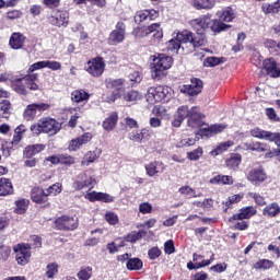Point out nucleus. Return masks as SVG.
<instances>
[{
	"instance_id": "49530a36",
	"label": "nucleus",
	"mask_w": 280,
	"mask_h": 280,
	"mask_svg": "<svg viewBox=\"0 0 280 280\" xmlns=\"http://www.w3.org/2000/svg\"><path fill=\"white\" fill-rule=\"evenodd\" d=\"M125 245L126 244L122 238H117L115 242L107 244V249L110 255H114V253H119V248L124 247Z\"/></svg>"
},
{
	"instance_id": "ddd939ff",
	"label": "nucleus",
	"mask_w": 280,
	"mask_h": 280,
	"mask_svg": "<svg viewBox=\"0 0 280 280\" xmlns=\"http://www.w3.org/2000/svg\"><path fill=\"white\" fill-rule=\"evenodd\" d=\"M91 139H93V133L85 132L72 140H70L68 144V150L70 152H78L82 148V145H86V143H90Z\"/></svg>"
},
{
	"instance_id": "58836bf2",
	"label": "nucleus",
	"mask_w": 280,
	"mask_h": 280,
	"mask_svg": "<svg viewBox=\"0 0 280 280\" xmlns=\"http://www.w3.org/2000/svg\"><path fill=\"white\" fill-rule=\"evenodd\" d=\"M241 164H242V155L240 154H233L231 158H229L225 161V166L229 170H237V167H240Z\"/></svg>"
},
{
	"instance_id": "423d86ee",
	"label": "nucleus",
	"mask_w": 280,
	"mask_h": 280,
	"mask_svg": "<svg viewBox=\"0 0 280 280\" xmlns=\"http://www.w3.org/2000/svg\"><path fill=\"white\" fill-rule=\"evenodd\" d=\"M45 110H49V104L47 103L28 104L23 110V118L25 121H32L36 119V115H40V113H45Z\"/></svg>"
},
{
	"instance_id": "c85d7f7f",
	"label": "nucleus",
	"mask_w": 280,
	"mask_h": 280,
	"mask_svg": "<svg viewBox=\"0 0 280 280\" xmlns=\"http://www.w3.org/2000/svg\"><path fill=\"white\" fill-rule=\"evenodd\" d=\"M31 198L33 202L44 205V202H47V192L43 188L36 187L32 190Z\"/></svg>"
},
{
	"instance_id": "603ef678",
	"label": "nucleus",
	"mask_w": 280,
	"mask_h": 280,
	"mask_svg": "<svg viewBox=\"0 0 280 280\" xmlns=\"http://www.w3.org/2000/svg\"><path fill=\"white\" fill-rule=\"evenodd\" d=\"M27 205H30V201H27L26 199H20L15 201V213H18L19 215H23V213L27 211Z\"/></svg>"
},
{
	"instance_id": "1a4fd4ad",
	"label": "nucleus",
	"mask_w": 280,
	"mask_h": 280,
	"mask_svg": "<svg viewBox=\"0 0 280 280\" xmlns=\"http://www.w3.org/2000/svg\"><path fill=\"white\" fill-rule=\"evenodd\" d=\"M58 231H75L78 229V217L62 215L55 221Z\"/></svg>"
},
{
	"instance_id": "864d4df0",
	"label": "nucleus",
	"mask_w": 280,
	"mask_h": 280,
	"mask_svg": "<svg viewBox=\"0 0 280 280\" xmlns=\"http://www.w3.org/2000/svg\"><path fill=\"white\" fill-rule=\"evenodd\" d=\"M178 191L182 196H185V198H198V196H200L196 194V190L189 186H182Z\"/></svg>"
},
{
	"instance_id": "cd10ccee",
	"label": "nucleus",
	"mask_w": 280,
	"mask_h": 280,
	"mask_svg": "<svg viewBox=\"0 0 280 280\" xmlns=\"http://www.w3.org/2000/svg\"><path fill=\"white\" fill-rule=\"evenodd\" d=\"M174 91L170 86L159 85L158 86V100L159 102H170Z\"/></svg>"
},
{
	"instance_id": "0eeeda50",
	"label": "nucleus",
	"mask_w": 280,
	"mask_h": 280,
	"mask_svg": "<svg viewBox=\"0 0 280 280\" xmlns=\"http://www.w3.org/2000/svg\"><path fill=\"white\" fill-rule=\"evenodd\" d=\"M84 69L93 78H100L106 69V62L102 57H95L86 62Z\"/></svg>"
},
{
	"instance_id": "4d7b16f0",
	"label": "nucleus",
	"mask_w": 280,
	"mask_h": 280,
	"mask_svg": "<svg viewBox=\"0 0 280 280\" xmlns=\"http://www.w3.org/2000/svg\"><path fill=\"white\" fill-rule=\"evenodd\" d=\"M264 46L269 49L272 54H279V46L280 44L277 43L275 39H266L264 42Z\"/></svg>"
},
{
	"instance_id": "6ab92c4d",
	"label": "nucleus",
	"mask_w": 280,
	"mask_h": 280,
	"mask_svg": "<svg viewBox=\"0 0 280 280\" xmlns=\"http://www.w3.org/2000/svg\"><path fill=\"white\" fill-rule=\"evenodd\" d=\"M152 138V130L141 129L138 131H132L129 133L130 141H136V143H145Z\"/></svg>"
},
{
	"instance_id": "e433bc0d",
	"label": "nucleus",
	"mask_w": 280,
	"mask_h": 280,
	"mask_svg": "<svg viewBox=\"0 0 280 280\" xmlns=\"http://www.w3.org/2000/svg\"><path fill=\"white\" fill-rule=\"evenodd\" d=\"M43 150H45V144H33L25 148L24 154L27 159H32V156H36V154H39Z\"/></svg>"
},
{
	"instance_id": "774afa93",
	"label": "nucleus",
	"mask_w": 280,
	"mask_h": 280,
	"mask_svg": "<svg viewBox=\"0 0 280 280\" xmlns=\"http://www.w3.org/2000/svg\"><path fill=\"white\" fill-rule=\"evenodd\" d=\"M139 211L145 215L148 213H152V203L150 202H142L139 205Z\"/></svg>"
},
{
	"instance_id": "c756f323",
	"label": "nucleus",
	"mask_w": 280,
	"mask_h": 280,
	"mask_svg": "<svg viewBox=\"0 0 280 280\" xmlns=\"http://www.w3.org/2000/svg\"><path fill=\"white\" fill-rule=\"evenodd\" d=\"M12 194H14L12 182L5 177L0 178V196H12Z\"/></svg>"
},
{
	"instance_id": "a18cd8bd",
	"label": "nucleus",
	"mask_w": 280,
	"mask_h": 280,
	"mask_svg": "<svg viewBox=\"0 0 280 280\" xmlns=\"http://www.w3.org/2000/svg\"><path fill=\"white\" fill-rule=\"evenodd\" d=\"M147 102L149 104H156L159 101V86L156 88H149L147 92Z\"/></svg>"
},
{
	"instance_id": "39448f33",
	"label": "nucleus",
	"mask_w": 280,
	"mask_h": 280,
	"mask_svg": "<svg viewBox=\"0 0 280 280\" xmlns=\"http://www.w3.org/2000/svg\"><path fill=\"white\" fill-rule=\"evenodd\" d=\"M107 89H114L113 95L108 98V102H115L119 100L126 92V80L124 79H107Z\"/></svg>"
},
{
	"instance_id": "0e129e2a",
	"label": "nucleus",
	"mask_w": 280,
	"mask_h": 280,
	"mask_svg": "<svg viewBox=\"0 0 280 280\" xmlns=\"http://www.w3.org/2000/svg\"><path fill=\"white\" fill-rule=\"evenodd\" d=\"M105 220L112 226H115V224H119V217L115 212L105 213Z\"/></svg>"
},
{
	"instance_id": "bb28decb",
	"label": "nucleus",
	"mask_w": 280,
	"mask_h": 280,
	"mask_svg": "<svg viewBox=\"0 0 280 280\" xmlns=\"http://www.w3.org/2000/svg\"><path fill=\"white\" fill-rule=\"evenodd\" d=\"M226 126L224 125H212L208 128H202L198 131V135L200 137H213V135H219V132H222Z\"/></svg>"
},
{
	"instance_id": "680f3d73",
	"label": "nucleus",
	"mask_w": 280,
	"mask_h": 280,
	"mask_svg": "<svg viewBox=\"0 0 280 280\" xmlns=\"http://www.w3.org/2000/svg\"><path fill=\"white\" fill-rule=\"evenodd\" d=\"M222 62H224V58L208 57L205 59L203 65H206V67H218V65H222Z\"/></svg>"
},
{
	"instance_id": "37998d69",
	"label": "nucleus",
	"mask_w": 280,
	"mask_h": 280,
	"mask_svg": "<svg viewBox=\"0 0 280 280\" xmlns=\"http://www.w3.org/2000/svg\"><path fill=\"white\" fill-rule=\"evenodd\" d=\"M197 139L194 137L184 136L176 143V148H191V145H196Z\"/></svg>"
},
{
	"instance_id": "3c124183",
	"label": "nucleus",
	"mask_w": 280,
	"mask_h": 280,
	"mask_svg": "<svg viewBox=\"0 0 280 280\" xmlns=\"http://www.w3.org/2000/svg\"><path fill=\"white\" fill-rule=\"evenodd\" d=\"M202 154H205V151L202 150V147H199L190 152H187L186 156L188 161H200Z\"/></svg>"
},
{
	"instance_id": "412c9836",
	"label": "nucleus",
	"mask_w": 280,
	"mask_h": 280,
	"mask_svg": "<svg viewBox=\"0 0 280 280\" xmlns=\"http://www.w3.org/2000/svg\"><path fill=\"white\" fill-rule=\"evenodd\" d=\"M190 24L197 34L205 35V32L209 30V16L195 19L190 22Z\"/></svg>"
},
{
	"instance_id": "de8ad7c7",
	"label": "nucleus",
	"mask_w": 280,
	"mask_h": 280,
	"mask_svg": "<svg viewBox=\"0 0 280 280\" xmlns=\"http://www.w3.org/2000/svg\"><path fill=\"white\" fill-rule=\"evenodd\" d=\"M272 266H275V262L268 259H260L254 264L256 270H270Z\"/></svg>"
},
{
	"instance_id": "09e8293b",
	"label": "nucleus",
	"mask_w": 280,
	"mask_h": 280,
	"mask_svg": "<svg viewBox=\"0 0 280 280\" xmlns=\"http://www.w3.org/2000/svg\"><path fill=\"white\" fill-rule=\"evenodd\" d=\"M233 141H226L219 144L214 150L210 152L211 156H218V154H222V152H226L229 148H232Z\"/></svg>"
},
{
	"instance_id": "a878e982",
	"label": "nucleus",
	"mask_w": 280,
	"mask_h": 280,
	"mask_svg": "<svg viewBox=\"0 0 280 280\" xmlns=\"http://www.w3.org/2000/svg\"><path fill=\"white\" fill-rule=\"evenodd\" d=\"M182 34L183 33H178L176 38L168 40V43L166 44V49L168 51H172L173 54H178V49H180V46L187 45V43L185 42V37H179V35Z\"/></svg>"
},
{
	"instance_id": "f8f14e48",
	"label": "nucleus",
	"mask_w": 280,
	"mask_h": 280,
	"mask_svg": "<svg viewBox=\"0 0 280 280\" xmlns=\"http://www.w3.org/2000/svg\"><path fill=\"white\" fill-rule=\"evenodd\" d=\"M180 93L190 95V97L199 95V93H202V81L200 79H191L189 84L180 88Z\"/></svg>"
},
{
	"instance_id": "ea45409f",
	"label": "nucleus",
	"mask_w": 280,
	"mask_h": 280,
	"mask_svg": "<svg viewBox=\"0 0 280 280\" xmlns=\"http://www.w3.org/2000/svg\"><path fill=\"white\" fill-rule=\"evenodd\" d=\"M247 150H250L252 152H268L270 150V144L256 141L247 145Z\"/></svg>"
},
{
	"instance_id": "8fccbe9b",
	"label": "nucleus",
	"mask_w": 280,
	"mask_h": 280,
	"mask_svg": "<svg viewBox=\"0 0 280 280\" xmlns=\"http://www.w3.org/2000/svg\"><path fill=\"white\" fill-rule=\"evenodd\" d=\"M280 2H271V3H265L262 4V12L265 14H275V12H279Z\"/></svg>"
},
{
	"instance_id": "dca6fc26",
	"label": "nucleus",
	"mask_w": 280,
	"mask_h": 280,
	"mask_svg": "<svg viewBox=\"0 0 280 280\" xmlns=\"http://www.w3.org/2000/svg\"><path fill=\"white\" fill-rule=\"evenodd\" d=\"M125 38L126 25L124 22H118L116 28L109 34V43H112V45H119V43H124Z\"/></svg>"
},
{
	"instance_id": "473e14b6",
	"label": "nucleus",
	"mask_w": 280,
	"mask_h": 280,
	"mask_svg": "<svg viewBox=\"0 0 280 280\" xmlns=\"http://www.w3.org/2000/svg\"><path fill=\"white\" fill-rule=\"evenodd\" d=\"M120 98L125 102H139L140 100H143V94L137 90H131L128 92L125 91Z\"/></svg>"
},
{
	"instance_id": "338daca9",
	"label": "nucleus",
	"mask_w": 280,
	"mask_h": 280,
	"mask_svg": "<svg viewBox=\"0 0 280 280\" xmlns=\"http://www.w3.org/2000/svg\"><path fill=\"white\" fill-rule=\"evenodd\" d=\"M195 207H200L201 209H211L213 207V199H205L203 201H195Z\"/></svg>"
},
{
	"instance_id": "aec40b11",
	"label": "nucleus",
	"mask_w": 280,
	"mask_h": 280,
	"mask_svg": "<svg viewBox=\"0 0 280 280\" xmlns=\"http://www.w3.org/2000/svg\"><path fill=\"white\" fill-rule=\"evenodd\" d=\"M155 19H159V11L154 9L139 11L135 16L136 23H143V21H154Z\"/></svg>"
},
{
	"instance_id": "c9c22d12",
	"label": "nucleus",
	"mask_w": 280,
	"mask_h": 280,
	"mask_svg": "<svg viewBox=\"0 0 280 280\" xmlns=\"http://www.w3.org/2000/svg\"><path fill=\"white\" fill-rule=\"evenodd\" d=\"M12 113V103L8 100H2L0 102V117L3 119H9Z\"/></svg>"
},
{
	"instance_id": "6e6552de",
	"label": "nucleus",
	"mask_w": 280,
	"mask_h": 280,
	"mask_svg": "<svg viewBox=\"0 0 280 280\" xmlns=\"http://www.w3.org/2000/svg\"><path fill=\"white\" fill-rule=\"evenodd\" d=\"M15 260L19 266H27L32 258V247L25 244H18L13 247Z\"/></svg>"
},
{
	"instance_id": "c03bdc74",
	"label": "nucleus",
	"mask_w": 280,
	"mask_h": 280,
	"mask_svg": "<svg viewBox=\"0 0 280 280\" xmlns=\"http://www.w3.org/2000/svg\"><path fill=\"white\" fill-rule=\"evenodd\" d=\"M151 113L154 115V117H161V119L166 120L170 119V113H167V109L161 105L154 106Z\"/></svg>"
},
{
	"instance_id": "7ed1b4c3",
	"label": "nucleus",
	"mask_w": 280,
	"mask_h": 280,
	"mask_svg": "<svg viewBox=\"0 0 280 280\" xmlns=\"http://www.w3.org/2000/svg\"><path fill=\"white\" fill-rule=\"evenodd\" d=\"M31 132L33 135H58L60 132V124L54 118L44 117L40 118L36 124L31 125Z\"/></svg>"
},
{
	"instance_id": "a19ab883",
	"label": "nucleus",
	"mask_w": 280,
	"mask_h": 280,
	"mask_svg": "<svg viewBox=\"0 0 280 280\" xmlns=\"http://www.w3.org/2000/svg\"><path fill=\"white\" fill-rule=\"evenodd\" d=\"M250 136L255 139H265V141H269L270 137H272V132L259 128H254L250 130Z\"/></svg>"
},
{
	"instance_id": "9b49d317",
	"label": "nucleus",
	"mask_w": 280,
	"mask_h": 280,
	"mask_svg": "<svg viewBox=\"0 0 280 280\" xmlns=\"http://www.w3.org/2000/svg\"><path fill=\"white\" fill-rule=\"evenodd\" d=\"M93 185H95V178L89 173L83 172L75 177L72 187L80 191V189H84V187H93Z\"/></svg>"
},
{
	"instance_id": "2eb2a0df",
	"label": "nucleus",
	"mask_w": 280,
	"mask_h": 280,
	"mask_svg": "<svg viewBox=\"0 0 280 280\" xmlns=\"http://www.w3.org/2000/svg\"><path fill=\"white\" fill-rule=\"evenodd\" d=\"M179 38H185L186 45L188 47H202L207 40L205 39V35L197 34V36H194L191 33L185 31L179 35Z\"/></svg>"
},
{
	"instance_id": "a211bd4d",
	"label": "nucleus",
	"mask_w": 280,
	"mask_h": 280,
	"mask_svg": "<svg viewBox=\"0 0 280 280\" xmlns=\"http://www.w3.org/2000/svg\"><path fill=\"white\" fill-rule=\"evenodd\" d=\"M144 168L147 176L154 178V176H159V174H163V172H165V164L161 161H153L145 164Z\"/></svg>"
},
{
	"instance_id": "9d476101",
	"label": "nucleus",
	"mask_w": 280,
	"mask_h": 280,
	"mask_svg": "<svg viewBox=\"0 0 280 280\" xmlns=\"http://www.w3.org/2000/svg\"><path fill=\"white\" fill-rule=\"evenodd\" d=\"M246 178L252 185H261V183H266L268 175L266 174V171H264V167L258 166L249 170Z\"/></svg>"
},
{
	"instance_id": "4be33fe9",
	"label": "nucleus",
	"mask_w": 280,
	"mask_h": 280,
	"mask_svg": "<svg viewBox=\"0 0 280 280\" xmlns=\"http://www.w3.org/2000/svg\"><path fill=\"white\" fill-rule=\"evenodd\" d=\"M257 213V209L255 207H246L242 208L238 213L234 214L231 219L230 222H233L235 220H250L253 215Z\"/></svg>"
},
{
	"instance_id": "052dcab7",
	"label": "nucleus",
	"mask_w": 280,
	"mask_h": 280,
	"mask_svg": "<svg viewBox=\"0 0 280 280\" xmlns=\"http://www.w3.org/2000/svg\"><path fill=\"white\" fill-rule=\"evenodd\" d=\"M91 277H93V268L91 267H85L78 272V279L80 280H89Z\"/></svg>"
},
{
	"instance_id": "bf43d9fd",
	"label": "nucleus",
	"mask_w": 280,
	"mask_h": 280,
	"mask_svg": "<svg viewBox=\"0 0 280 280\" xmlns=\"http://www.w3.org/2000/svg\"><path fill=\"white\" fill-rule=\"evenodd\" d=\"M62 191V184L56 183L46 189V196H58Z\"/></svg>"
},
{
	"instance_id": "2f4dec72",
	"label": "nucleus",
	"mask_w": 280,
	"mask_h": 280,
	"mask_svg": "<svg viewBox=\"0 0 280 280\" xmlns=\"http://www.w3.org/2000/svg\"><path fill=\"white\" fill-rule=\"evenodd\" d=\"M89 97H91V95L84 90H74L71 93V101L74 104H81L82 102H89Z\"/></svg>"
},
{
	"instance_id": "f704fd0d",
	"label": "nucleus",
	"mask_w": 280,
	"mask_h": 280,
	"mask_svg": "<svg viewBox=\"0 0 280 280\" xmlns=\"http://www.w3.org/2000/svg\"><path fill=\"white\" fill-rule=\"evenodd\" d=\"M102 156V149H95L94 151H90L85 154L84 160L81 162L82 165H91V163H95L97 158Z\"/></svg>"
},
{
	"instance_id": "4468645a",
	"label": "nucleus",
	"mask_w": 280,
	"mask_h": 280,
	"mask_svg": "<svg viewBox=\"0 0 280 280\" xmlns=\"http://www.w3.org/2000/svg\"><path fill=\"white\" fill-rule=\"evenodd\" d=\"M38 69H50L51 71H60V69H62V65L58 61L51 60L37 61L28 68V73H34V71H38Z\"/></svg>"
},
{
	"instance_id": "69168bd1",
	"label": "nucleus",
	"mask_w": 280,
	"mask_h": 280,
	"mask_svg": "<svg viewBox=\"0 0 280 280\" xmlns=\"http://www.w3.org/2000/svg\"><path fill=\"white\" fill-rule=\"evenodd\" d=\"M144 232H131L130 234L127 235L126 242H139L141 237H143Z\"/></svg>"
},
{
	"instance_id": "b1692460",
	"label": "nucleus",
	"mask_w": 280,
	"mask_h": 280,
	"mask_svg": "<svg viewBox=\"0 0 280 280\" xmlns=\"http://www.w3.org/2000/svg\"><path fill=\"white\" fill-rule=\"evenodd\" d=\"M25 45V35L23 33H13L9 39L11 49H23Z\"/></svg>"
},
{
	"instance_id": "72a5a7b5",
	"label": "nucleus",
	"mask_w": 280,
	"mask_h": 280,
	"mask_svg": "<svg viewBox=\"0 0 280 280\" xmlns=\"http://www.w3.org/2000/svg\"><path fill=\"white\" fill-rule=\"evenodd\" d=\"M209 183L210 185H233V177L229 175H217Z\"/></svg>"
},
{
	"instance_id": "f257e3e1",
	"label": "nucleus",
	"mask_w": 280,
	"mask_h": 280,
	"mask_svg": "<svg viewBox=\"0 0 280 280\" xmlns=\"http://www.w3.org/2000/svg\"><path fill=\"white\" fill-rule=\"evenodd\" d=\"M151 78L152 80H163L167 75V70L172 69L174 60L167 55H153L150 57Z\"/></svg>"
},
{
	"instance_id": "f3484780",
	"label": "nucleus",
	"mask_w": 280,
	"mask_h": 280,
	"mask_svg": "<svg viewBox=\"0 0 280 280\" xmlns=\"http://www.w3.org/2000/svg\"><path fill=\"white\" fill-rule=\"evenodd\" d=\"M49 23L55 27H67L69 25V12L57 11L49 18Z\"/></svg>"
},
{
	"instance_id": "4c0bfd02",
	"label": "nucleus",
	"mask_w": 280,
	"mask_h": 280,
	"mask_svg": "<svg viewBox=\"0 0 280 280\" xmlns=\"http://www.w3.org/2000/svg\"><path fill=\"white\" fill-rule=\"evenodd\" d=\"M119 119V117L117 116V113H112L109 115V117H107L104 121H103V128L104 130H114L115 126H117V120Z\"/></svg>"
},
{
	"instance_id": "e2e57ef3",
	"label": "nucleus",
	"mask_w": 280,
	"mask_h": 280,
	"mask_svg": "<svg viewBox=\"0 0 280 280\" xmlns=\"http://www.w3.org/2000/svg\"><path fill=\"white\" fill-rule=\"evenodd\" d=\"M11 253L12 249L10 246L0 245V261H8V259H10Z\"/></svg>"
},
{
	"instance_id": "5fc2aeb1",
	"label": "nucleus",
	"mask_w": 280,
	"mask_h": 280,
	"mask_svg": "<svg viewBox=\"0 0 280 280\" xmlns=\"http://www.w3.org/2000/svg\"><path fill=\"white\" fill-rule=\"evenodd\" d=\"M126 266L128 270H141L143 268V261L139 258H130Z\"/></svg>"
},
{
	"instance_id": "393cba45",
	"label": "nucleus",
	"mask_w": 280,
	"mask_h": 280,
	"mask_svg": "<svg viewBox=\"0 0 280 280\" xmlns=\"http://www.w3.org/2000/svg\"><path fill=\"white\" fill-rule=\"evenodd\" d=\"M262 65L267 75H270V78H280V70L277 69V62L275 59H266Z\"/></svg>"
},
{
	"instance_id": "f03ea898",
	"label": "nucleus",
	"mask_w": 280,
	"mask_h": 280,
	"mask_svg": "<svg viewBox=\"0 0 280 280\" xmlns=\"http://www.w3.org/2000/svg\"><path fill=\"white\" fill-rule=\"evenodd\" d=\"M175 117L183 120L187 117L189 128H200L202 126V113H200L198 106L189 108L187 105H182L177 108Z\"/></svg>"
},
{
	"instance_id": "7c9ffc66",
	"label": "nucleus",
	"mask_w": 280,
	"mask_h": 280,
	"mask_svg": "<svg viewBox=\"0 0 280 280\" xmlns=\"http://www.w3.org/2000/svg\"><path fill=\"white\" fill-rule=\"evenodd\" d=\"M280 214V206L277 202H271L262 209V215L266 218H277Z\"/></svg>"
},
{
	"instance_id": "79ce46f5",
	"label": "nucleus",
	"mask_w": 280,
	"mask_h": 280,
	"mask_svg": "<svg viewBox=\"0 0 280 280\" xmlns=\"http://www.w3.org/2000/svg\"><path fill=\"white\" fill-rule=\"evenodd\" d=\"M220 21L223 23H231L233 19H235V11L231 9V7H228L222 14H219Z\"/></svg>"
},
{
	"instance_id": "6e6d98bb",
	"label": "nucleus",
	"mask_w": 280,
	"mask_h": 280,
	"mask_svg": "<svg viewBox=\"0 0 280 280\" xmlns=\"http://www.w3.org/2000/svg\"><path fill=\"white\" fill-rule=\"evenodd\" d=\"M58 275V264L50 262L46 266V277L47 279H54Z\"/></svg>"
},
{
	"instance_id": "5701e85b",
	"label": "nucleus",
	"mask_w": 280,
	"mask_h": 280,
	"mask_svg": "<svg viewBox=\"0 0 280 280\" xmlns=\"http://www.w3.org/2000/svg\"><path fill=\"white\" fill-rule=\"evenodd\" d=\"M209 28L211 30V32H213V34H220L221 32H226V30H231V25L225 24L222 20H220V18L219 20H211V18H209Z\"/></svg>"
},
{
	"instance_id": "20e7f679",
	"label": "nucleus",
	"mask_w": 280,
	"mask_h": 280,
	"mask_svg": "<svg viewBox=\"0 0 280 280\" xmlns=\"http://www.w3.org/2000/svg\"><path fill=\"white\" fill-rule=\"evenodd\" d=\"M150 34H153L155 40H161V38H163V28H161V24L154 23L133 31V35L137 36V38H145V36H150Z\"/></svg>"
},
{
	"instance_id": "13d9d810",
	"label": "nucleus",
	"mask_w": 280,
	"mask_h": 280,
	"mask_svg": "<svg viewBox=\"0 0 280 280\" xmlns=\"http://www.w3.org/2000/svg\"><path fill=\"white\" fill-rule=\"evenodd\" d=\"M192 5L196 10H212L214 4L211 1H194Z\"/></svg>"
}]
</instances>
